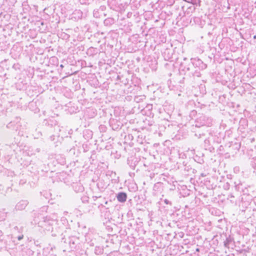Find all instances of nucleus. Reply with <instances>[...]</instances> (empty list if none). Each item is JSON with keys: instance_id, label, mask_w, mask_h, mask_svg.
<instances>
[{"instance_id": "nucleus-5", "label": "nucleus", "mask_w": 256, "mask_h": 256, "mask_svg": "<svg viewBox=\"0 0 256 256\" xmlns=\"http://www.w3.org/2000/svg\"><path fill=\"white\" fill-rule=\"evenodd\" d=\"M23 238V235H22V236H20L18 237V240H22Z\"/></svg>"}, {"instance_id": "nucleus-4", "label": "nucleus", "mask_w": 256, "mask_h": 256, "mask_svg": "<svg viewBox=\"0 0 256 256\" xmlns=\"http://www.w3.org/2000/svg\"><path fill=\"white\" fill-rule=\"evenodd\" d=\"M171 84H172V81L170 80L169 83H168L169 88H170L173 90V89H174V86H172Z\"/></svg>"}, {"instance_id": "nucleus-1", "label": "nucleus", "mask_w": 256, "mask_h": 256, "mask_svg": "<svg viewBox=\"0 0 256 256\" xmlns=\"http://www.w3.org/2000/svg\"><path fill=\"white\" fill-rule=\"evenodd\" d=\"M54 222V220L50 219L48 216L43 218L42 220L38 222V224L39 226L43 228L44 230L47 231L52 230V225Z\"/></svg>"}, {"instance_id": "nucleus-2", "label": "nucleus", "mask_w": 256, "mask_h": 256, "mask_svg": "<svg viewBox=\"0 0 256 256\" xmlns=\"http://www.w3.org/2000/svg\"><path fill=\"white\" fill-rule=\"evenodd\" d=\"M28 202L26 200H21L16 204L15 209L16 210H24L28 204Z\"/></svg>"}, {"instance_id": "nucleus-3", "label": "nucleus", "mask_w": 256, "mask_h": 256, "mask_svg": "<svg viewBox=\"0 0 256 256\" xmlns=\"http://www.w3.org/2000/svg\"><path fill=\"white\" fill-rule=\"evenodd\" d=\"M116 198L120 202H124L127 198V194L124 192H118L116 195Z\"/></svg>"}, {"instance_id": "nucleus-7", "label": "nucleus", "mask_w": 256, "mask_h": 256, "mask_svg": "<svg viewBox=\"0 0 256 256\" xmlns=\"http://www.w3.org/2000/svg\"><path fill=\"white\" fill-rule=\"evenodd\" d=\"M0 233H2V232H1V231H0Z\"/></svg>"}, {"instance_id": "nucleus-6", "label": "nucleus", "mask_w": 256, "mask_h": 256, "mask_svg": "<svg viewBox=\"0 0 256 256\" xmlns=\"http://www.w3.org/2000/svg\"><path fill=\"white\" fill-rule=\"evenodd\" d=\"M60 67L62 68H64V66L62 64L60 65Z\"/></svg>"}]
</instances>
